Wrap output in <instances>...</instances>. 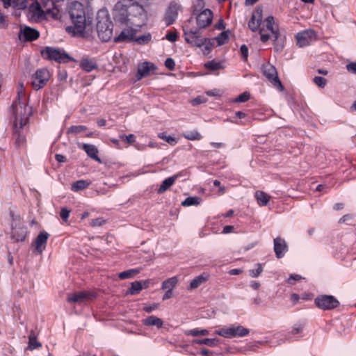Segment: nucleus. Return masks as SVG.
Wrapping results in <instances>:
<instances>
[{
  "mask_svg": "<svg viewBox=\"0 0 356 356\" xmlns=\"http://www.w3.org/2000/svg\"><path fill=\"white\" fill-rule=\"evenodd\" d=\"M115 21L125 26L115 42L131 40L136 33L146 24L147 13L144 7L134 0H120L113 8Z\"/></svg>",
  "mask_w": 356,
  "mask_h": 356,
  "instance_id": "1",
  "label": "nucleus"
},
{
  "mask_svg": "<svg viewBox=\"0 0 356 356\" xmlns=\"http://www.w3.org/2000/svg\"><path fill=\"white\" fill-rule=\"evenodd\" d=\"M3 6L17 9L29 8L28 17L32 22H39L47 17L63 19L67 9L65 0H1Z\"/></svg>",
  "mask_w": 356,
  "mask_h": 356,
  "instance_id": "2",
  "label": "nucleus"
},
{
  "mask_svg": "<svg viewBox=\"0 0 356 356\" xmlns=\"http://www.w3.org/2000/svg\"><path fill=\"white\" fill-rule=\"evenodd\" d=\"M273 21V17L269 16L262 22V9L257 8L248 22V26L252 31H259L262 42H266L270 39L275 40L278 38V33Z\"/></svg>",
  "mask_w": 356,
  "mask_h": 356,
  "instance_id": "3",
  "label": "nucleus"
},
{
  "mask_svg": "<svg viewBox=\"0 0 356 356\" xmlns=\"http://www.w3.org/2000/svg\"><path fill=\"white\" fill-rule=\"evenodd\" d=\"M190 21L186 23L184 27V35L187 43L197 47H202L204 54H209L213 47V41L211 39L204 38L197 29H191Z\"/></svg>",
  "mask_w": 356,
  "mask_h": 356,
  "instance_id": "4",
  "label": "nucleus"
},
{
  "mask_svg": "<svg viewBox=\"0 0 356 356\" xmlns=\"http://www.w3.org/2000/svg\"><path fill=\"white\" fill-rule=\"evenodd\" d=\"M68 14L73 26H67L66 30L68 32L73 33L74 35L82 34L86 24V14L83 5L76 1L72 3L69 7Z\"/></svg>",
  "mask_w": 356,
  "mask_h": 356,
  "instance_id": "5",
  "label": "nucleus"
},
{
  "mask_svg": "<svg viewBox=\"0 0 356 356\" xmlns=\"http://www.w3.org/2000/svg\"><path fill=\"white\" fill-rule=\"evenodd\" d=\"M97 31L99 38L104 42L108 41L113 36V24L108 13L100 10L97 16Z\"/></svg>",
  "mask_w": 356,
  "mask_h": 356,
  "instance_id": "6",
  "label": "nucleus"
},
{
  "mask_svg": "<svg viewBox=\"0 0 356 356\" xmlns=\"http://www.w3.org/2000/svg\"><path fill=\"white\" fill-rule=\"evenodd\" d=\"M250 333V330L240 325L233 324L224 327L214 332V334L225 338L243 337Z\"/></svg>",
  "mask_w": 356,
  "mask_h": 356,
  "instance_id": "7",
  "label": "nucleus"
},
{
  "mask_svg": "<svg viewBox=\"0 0 356 356\" xmlns=\"http://www.w3.org/2000/svg\"><path fill=\"white\" fill-rule=\"evenodd\" d=\"M41 54L44 58L54 60L58 63H66L70 59L64 51L51 47H47L41 51Z\"/></svg>",
  "mask_w": 356,
  "mask_h": 356,
  "instance_id": "8",
  "label": "nucleus"
},
{
  "mask_svg": "<svg viewBox=\"0 0 356 356\" xmlns=\"http://www.w3.org/2000/svg\"><path fill=\"white\" fill-rule=\"evenodd\" d=\"M263 74L272 83V85L280 91L284 90V87L278 77L275 67L270 64L266 63L262 66Z\"/></svg>",
  "mask_w": 356,
  "mask_h": 356,
  "instance_id": "9",
  "label": "nucleus"
},
{
  "mask_svg": "<svg viewBox=\"0 0 356 356\" xmlns=\"http://www.w3.org/2000/svg\"><path fill=\"white\" fill-rule=\"evenodd\" d=\"M316 305L323 310L333 309L338 307L339 302L333 296L330 295H320L315 298Z\"/></svg>",
  "mask_w": 356,
  "mask_h": 356,
  "instance_id": "10",
  "label": "nucleus"
},
{
  "mask_svg": "<svg viewBox=\"0 0 356 356\" xmlns=\"http://www.w3.org/2000/svg\"><path fill=\"white\" fill-rule=\"evenodd\" d=\"M50 78L49 71L44 68L38 70L32 76L31 84L35 90L43 88Z\"/></svg>",
  "mask_w": 356,
  "mask_h": 356,
  "instance_id": "11",
  "label": "nucleus"
},
{
  "mask_svg": "<svg viewBox=\"0 0 356 356\" xmlns=\"http://www.w3.org/2000/svg\"><path fill=\"white\" fill-rule=\"evenodd\" d=\"M297 45L300 47H305L309 45L312 41L316 40V32L312 29H307L297 33Z\"/></svg>",
  "mask_w": 356,
  "mask_h": 356,
  "instance_id": "12",
  "label": "nucleus"
},
{
  "mask_svg": "<svg viewBox=\"0 0 356 356\" xmlns=\"http://www.w3.org/2000/svg\"><path fill=\"white\" fill-rule=\"evenodd\" d=\"M213 13L209 9H204L202 12L197 14L196 17V22L197 29L200 32V29H205L212 22ZM193 29L192 27H191Z\"/></svg>",
  "mask_w": 356,
  "mask_h": 356,
  "instance_id": "13",
  "label": "nucleus"
},
{
  "mask_svg": "<svg viewBox=\"0 0 356 356\" xmlns=\"http://www.w3.org/2000/svg\"><path fill=\"white\" fill-rule=\"evenodd\" d=\"M181 10V6L177 3L172 2L170 4L165 15V21L167 25H170L175 22L177 18L179 12Z\"/></svg>",
  "mask_w": 356,
  "mask_h": 356,
  "instance_id": "14",
  "label": "nucleus"
},
{
  "mask_svg": "<svg viewBox=\"0 0 356 356\" xmlns=\"http://www.w3.org/2000/svg\"><path fill=\"white\" fill-rule=\"evenodd\" d=\"M156 66L149 62H144L138 67L136 79L140 80L143 77L148 76L153 74L156 70Z\"/></svg>",
  "mask_w": 356,
  "mask_h": 356,
  "instance_id": "15",
  "label": "nucleus"
},
{
  "mask_svg": "<svg viewBox=\"0 0 356 356\" xmlns=\"http://www.w3.org/2000/svg\"><path fill=\"white\" fill-rule=\"evenodd\" d=\"M49 234L46 232H41L38 235L34 243L35 250L38 254H42L45 250Z\"/></svg>",
  "mask_w": 356,
  "mask_h": 356,
  "instance_id": "16",
  "label": "nucleus"
},
{
  "mask_svg": "<svg viewBox=\"0 0 356 356\" xmlns=\"http://www.w3.org/2000/svg\"><path fill=\"white\" fill-rule=\"evenodd\" d=\"M91 294L84 291H79L70 293L68 296L67 301L70 303H83L91 298Z\"/></svg>",
  "mask_w": 356,
  "mask_h": 356,
  "instance_id": "17",
  "label": "nucleus"
},
{
  "mask_svg": "<svg viewBox=\"0 0 356 356\" xmlns=\"http://www.w3.org/2000/svg\"><path fill=\"white\" fill-rule=\"evenodd\" d=\"M39 37V32L34 29L25 27L20 30L19 38L21 40L32 41Z\"/></svg>",
  "mask_w": 356,
  "mask_h": 356,
  "instance_id": "18",
  "label": "nucleus"
},
{
  "mask_svg": "<svg viewBox=\"0 0 356 356\" xmlns=\"http://www.w3.org/2000/svg\"><path fill=\"white\" fill-rule=\"evenodd\" d=\"M305 323H298L293 325L291 329V341H299L305 334L304 332Z\"/></svg>",
  "mask_w": 356,
  "mask_h": 356,
  "instance_id": "19",
  "label": "nucleus"
},
{
  "mask_svg": "<svg viewBox=\"0 0 356 356\" xmlns=\"http://www.w3.org/2000/svg\"><path fill=\"white\" fill-rule=\"evenodd\" d=\"M274 250L277 258L282 257L287 250L285 241L280 238H275L274 240Z\"/></svg>",
  "mask_w": 356,
  "mask_h": 356,
  "instance_id": "20",
  "label": "nucleus"
},
{
  "mask_svg": "<svg viewBox=\"0 0 356 356\" xmlns=\"http://www.w3.org/2000/svg\"><path fill=\"white\" fill-rule=\"evenodd\" d=\"M209 279L207 273H202L191 280L190 285L187 287L188 290H193L205 283Z\"/></svg>",
  "mask_w": 356,
  "mask_h": 356,
  "instance_id": "21",
  "label": "nucleus"
},
{
  "mask_svg": "<svg viewBox=\"0 0 356 356\" xmlns=\"http://www.w3.org/2000/svg\"><path fill=\"white\" fill-rule=\"evenodd\" d=\"M149 286V280L135 281L131 283L129 293L131 295L138 293L143 289H146Z\"/></svg>",
  "mask_w": 356,
  "mask_h": 356,
  "instance_id": "22",
  "label": "nucleus"
},
{
  "mask_svg": "<svg viewBox=\"0 0 356 356\" xmlns=\"http://www.w3.org/2000/svg\"><path fill=\"white\" fill-rule=\"evenodd\" d=\"M80 65L84 71L88 72L92 71L97 67L96 62L93 59L88 57L81 59Z\"/></svg>",
  "mask_w": 356,
  "mask_h": 356,
  "instance_id": "23",
  "label": "nucleus"
},
{
  "mask_svg": "<svg viewBox=\"0 0 356 356\" xmlns=\"http://www.w3.org/2000/svg\"><path fill=\"white\" fill-rule=\"evenodd\" d=\"M83 149L86 152L88 156L92 159L101 163V159L98 157L97 148L93 145L83 144L82 147Z\"/></svg>",
  "mask_w": 356,
  "mask_h": 356,
  "instance_id": "24",
  "label": "nucleus"
},
{
  "mask_svg": "<svg viewBox=\"0 0 356 356\" xmlns=\"http://www.w3.org/2000/svg\"><path fill=\"white\" fill-rule=\"evenodd\" d=\"M178 175H175L163 180L159 188L158 189V193H163L166 191L171 186L173 185Z\"/></svg>",
  "mask_w": 356,
  "mask_h": 356,
  "instance_id": "25",
  "label": "nucleus"
},
{
  "mask_svg": "<svg viewBox=\"0 0 356 356\" xmlns=\"http://www.w3.org/2000/svg\"><path fill=\"white\" fill-rule=\"evenodd\" d=\"M143 323L147 326H156L160 328L163 325V321L155 316H150L143 320Z\"/></svg>",
  "mask_w": 356,
  "mask_h": 356,
  "instance_id": "26",
  "label": "nucleus"
},
{
  "mask_svg": "<svg viewBox=\"0 0 356 356\" xmlns=\"http://www.w3.org/2000/svg\"><path fill=\"white\" fill-rule=\"evenodd\" d=\"M219 341H220V340L216 338H213V339L207 338V339H194L193 341V343L199 344V345H207V346H209L211 347H215L218 344Z\"/></svg>",
  "mask_w": 356,
  "mask_h": 356,
  "instance_id": "27",
  "label": "nucleus"
},
{
  "mask_svg": "<svg viewBox=\"0 0 356 356\" xmlns=\"http://www.w3.org/2000/svg\"><path fill=\"white\" fill-rule=\"evenodd\" d=\"M178 282L177 277H172L162 283L161 289L163 290L172 291Z\"/></svg>",
  "mask_w": 356,
  "mask_h": 356,
  "instance_id": "28",
  "label": "nucleus"
},
{
  "mask_svg": "<svg viewBox=\"0 0 356 356\" xmlns=\"http://www.w3.org/2000/svg\"><path fill=\"white\" fill-rule=\"evenodd\" d=\"M255 197L258 204L261 207L266 206L270 200V196L263 191H257Z\"/></svg>",
  "mask_w": 356,
  "mask_h": 356,
  "instance_id": "29",
  "label": "nucleus"
},
{
  "mask_svg": "<svg viewBox=\"0 0 356 356\" xmlns=\"http://www.w3.org/2000/svg\"><path fill=\"white\" fill-rule=\"evenodd\" d=\"M90 184V181L81 179L74 182L72 185L71 188L73 191L77 192L88 188Z\"/></svg>",
  "mask_w": 356,
  "mask_h": 356,
  "instance_id": "30",
  "label": "nucleus"
},
{
  "mask_svg": "<svg viewBox=\"0 0 356 356\" xmlns=\"http://www.w3.org/2000/svg\"><path fill=\"white\" fill-rule=\"evenodd\" d=\"M184 334L188 336H207L209 334V331L206 329L195 328L188 330L184 332Z\"/></svg>",
  "mask_w": 356,
  "mask_h": 356,
  "instance_id": "31",
  "label": "nucleus"
},
{
  "mask_svg": "<svg viewBox=\"0 0 356 356\" xmlns=\"http://www.w3.org/2000/svg\"><path fill=\"white\" fill-rule=\"evenodd\" d=\"M26 231L22 229H13L12 237L15 241H23L25 239Z\"/></svg>",
  "mask_w": 356,
  "mask_h": 356,
  "instance_id": "32",
  "label": "nucleus"
},
{
  "mask_svg": "<svg viewBox=\"0 0 356 356\" xmlns=\"http://www.w3.org/2000/svg\"><path fill=\"white\" fill-rule=\"evenodd\" d=\"M40 346L41 343L37 340L35 333L32 331L29 337V348L33 350Z\"/></svg>",
  "mask_w": 356,
  "mask_h": 356,
  "instance_id": "33",
  "label": "nucleus"
},
{
  "mask_svg": "<svg viewBox=\"0 0 356 356\" xmlns=\"http://www.w3.org/2000/svg\"><path fill=\"white\" fill-rule=\"evenodd\" d=\"M201 201L202 199L199 197H188L184 201L182 202L181 204L184 207L198 205L200 204Z\"/></svg>",
  "mask_w": 356,
  "mask_h": 356,
  "instance_id": "34",
  "label": "nucleus"
},
{
  "mask_svg": "<svg viewBox=\"0 0 356 356\" xmlns=\"http://www.w3.org/2000/svg\"><path fill=\"white\" fill-rule=\"evenodd\" d=\"M139 272H140V270L138 269H129L128 270H125V271L121 272L119 274V277L121 280H125V279L131 278V277H134Z\"/></svg>",
  "mask_w": 356,
  "mask_h": 356,
  "instance_id": "35",
  "label": "nucleus"
},
{
  "mask_svg": "<svg viewBox=\"0 0 356 356\" xmlns=\"http://www.w3.org/2000/svg\"><path fill=\"white\" fill-rule=\"evenodd\" d=\"M28 117H16L14 122L15 129L17 131V129H22L24 126L27 123Z\"/></svg>",
  "mask_w": 356,
  "mask_h": 356,
  "instance_id": "36",
  "label": "nucleus"
},
{
  "mask_svg": "<svg viewBox=\"0 0 356 356\" xmlns=\"http://www.w3.org/2000/svg\"><path fill=\"white\" fill-rule=\"evenodd\" d=\"M184 136L190 140H200L202 138L201 134L196 130L188 131L184 134Z\"/></svg>",
  "mask_w": 356,
  "mask_h": 356,
  "instance_id": "37",
  "label": "nucleus"
},
{
  "mask_svg": "<svg viewBox=\"0 0 356 356\" xmlns=\"http://www.w3.org/2000/svg\"><path fill=\"white\" fill-rule=\"evenodd\" d=\"M87 129L86 127L83 125H76L70 127L68 130V134H76L83 131H85Z\"/></svg>",
  "mask_w": 356,
  "mask_h": 356,
  "instance_id": "38",
  "label": "nucleus"
},
{
  "mask_svg": "<svg viewBox=\"0 0 356 356\" xmlns=\"http://www.w3.org/2000/svg\"><path fill=\"white\" fill-rule=\"evenodd\" d=\"M228 39H229V35H228V33L226 31L221 33L216 38L218 45H220V46L225 44L228 41Z\"/></svg>",
  "mask_w": 356,
  "mask_h": 356,
  "instance_id": "39",
  "label": "nucleus"
},
{
  "mask_svg": "<svg viewBox=\"0 0 356 356\" xmlns=\"http://www.w3.org/2000/svg\"><path fill=\"white\" fill-rule=\"evenodd\" d=\"M159 137L164 140H165L168 143L171 145H175L177 143L176 138L167 136L165 133H161L159 134Z\"/></svg>",
  "mask_w": 356,
  "mask_h": 356,
  "instance_id": "40",
  "label": "nucleus"
},
{
  "mask_svg": "<svg viewBox=\"0 0 356 356\" xmlns=\"http://www.w3.org/2000/svg\"><path fill=\"white\" fill-rule=\"evenodd\" d=\"M152 39L150 33H145L136 38V41L140 44H145L148 43Z\"/></svg>",
  "mask_w": 356,
  "mask_h": 356,
  "instance_id": "41",
  "label": "nucleus"
},
{
  "mask_svg": "<svg viewBox=\"0 0 356 356\" xmlns=\"http://www.w3.org/2000/svg\"><path fill=\"white\" fill-rule=\"evenodd\" d=\"M312 80L313 82L321 88H323L327 84V80L321 76H314Z\"/></svg>",
  "mask_w": 356,
  "mask_h": 356,
  "instance_id": "42",
  "label": "nucleus"
},
{
  "mask_svg": "<svg viewBox=\"0 0 356 356\" xmlns=\"http://www.w3.org/2000/svg\"><path fill=\"white\" fill-rule=\"evenodd\" d=\"M255 266L257 267L255 269L249 271L250 275L252 277H257L263 271V267L261 264H257Z\"/></svg>",
  "mask_w": 356,
  "mask_h": 356,
  "instance_id": "43",
  "label": "nucleus"
},
{
  "mask_svg": "<svg viewBox=\"0 0 356 356\" xmlns=\"http://www.w3.org/2000/svg\"><path fill=\"white\" fill-rule=\"evenodd\" d=\"M205 67L211 70H216L222 68V65L219 62L211 60L205 63Z\"/></svg>",
  "mask_w": 356,
  "mask_h": 356,
  "instance_id": "44",
  "label": "nucleus"
},
{
  "mask_svg": "<svg viewBox=\"0 0 356 356\" xmlns=\"http://www.w3.org/2000/svg\"><path fill=\"white\" fill-rule=\"evenodd\" d=\"M250 97V95L248 92H244L240 95L238 96V97L236 98L235 102H247Z\"/></svg>",
  "mask_w": 356,
  "mask_h": 356,
  "instance_id": "45",
  "label": "nucleus"
},
{
  "mask_svg": "<svg viewBox=\"0 0 356 356\" xmlns=\"http://www.w3.org/2000/svg\"><path fill=\"white\" fill-rule=\"evenodd\" d=\"M120 138L122 139V140H126L129 144H132L135 142L136 140V137L134 134H129L128 136H126V135H122L120 136Z\"/></svg>",
  "mask_w": 356,
  "mask_h": 356,
  "instance_id": "46",
  "label": "nucleus"
},
{
  "mask_svg": "<svg viewBox=\"0 0 356 356\" xmlns=\"http://www.w3.org/2000/svg\"><path fill=\"white\" fill-rule=\"evenodd\" d=\"M305 281V278L298 274H291V285L293 284L295 282Z\"/></svg>",
  "mask_w": 356,
  "mask_h": 356,
  "instance_id": "47",
  "label": "nucleus"
},
{
  "mask_svg": "<svg viewBox=\"0 0 356 356\" xmlns=\"http://www.w3.org/2000/svg\"><path fill=\"white\" fill-rule=\"evenodd\" d=\"M104 222H105V220L103 218H99L92 220L90 222V225L92 227H100V226L103 225L104 224Z\"/></svg>",
  "mask_w": 356,
  "mask_h": 356,
  "instance_id": "48",
  "label": "nucleus"
},
{
  "mask_svg": "<svg viewBox=\"0 0 356 356\" xmlns=\"http://www.w3.org/2000/svg\"><path fill=\"white\" fill-rule=\"evenodd\" d=\"M207 102V99L204 98V97H197L196 98L193 99L192 101H191V104L193 106H197L200 104H202V103H204Z\"/></svg>",
  "mask_w": 356,
  "mask_h": 356,
  "instance_id": "49",
  "label": "nucleus"
},
{
  "mask_svg": "<svg viewBox=\"0 0 356 356\" xmlns=\"http://www.w3.org/2000/svg\"><path fill=\"white\" fill-rule=\"evenodd\" d=\"M165 66L169 70H173L175 67V60L171 58H167L165 61Z\"/></svg>",
  "mask_w": 356,
  "mask_h": 356,
  "instance_id": "50",
  "label": "nucleus"
},
{
  "mask_svg": "<svg viewBox=\"0 0 356 356\" xmlns=\"http://www.w3.org/2000/svg\"><path fill=\"white\" fill-rule=\"evenodd\" d=\"M240 51L242 55V58L246 60L248 56V49L246 45L243 44L240 48Z\"/></svg>",
  "mask_w": 356,
  "mask_h": 356,
  "instance_id": "51",
  "label": "nucleus"
},
{
  "mask_svg": "<svg viewBox=\"0 0 356 356\" xmlns=\"http://www.w3.org/2000/svg\"><path fill=\"white\" fill-rule=\"evenodd\" d=\"M346 69L349 72L356 74V62H352L346 65Z\"/></svg>",
  "mask_w": 356,
  "mask_h": 356,
  "instance_id": "52",
  "label": "nucleus"
},
{
  "mask_svg": "<svg viewBox=\"0 0 356 356\" xmlns=\"http://www.w3.org/2000/svg\"><path fill=\"white\" fill-rule=\"evenodd\" d=\"M165 38L168 40L170 41V42H175L176 41L177 38V35L176 33L175 32H169L168 33H167V35H165Z\"/></svg>",
  "mask_w": 356,
  "mask_h": 356,
  "instance_id": "53",
  "label": "nucleus"
},
{
  "mask_svg": "<svg viewBox=\"0 0 356 356\" xmlns=\"http://www.w3.org/2000/svg\"><path fill=\"white\" fill-rule=\"evenodd\" d=\"M70 215V211L65 208L61 209L60 217L63 220H67Z\"/></svg>",
  "mask_w": 356,
  "mask_h": 356,
  "instance_id": "54",
  "label": "nucleus"
},
{
  "mask_svg": "<svg viewBox=\"0 0 356 356\" xmlns=\"http://www.w3.org/2000/svg\"><path fill=\"white\" fill-rule=\"evenodd\" d=\"M158 307V304H153L150 306H146L144 307V311H145L147 313H150L152 311L155 310Z\"/></svg>",
  "mask_w": 356,
  "mask_h": 356,
  "instance_id": "55",
  "label": "nucleus"
},
{
  "mask_svg": "<svg viewBox=\"0 0 356 356\" xmlns=\"http://www.w3.org/2000/svg\"><path fill=\"white\" fill-rule=\"evenodd\" d=\"M352 219V216L351 215H344L343 217H341L339 220V222L340 223H343V222H347L348 221H349L350 220Z\"/></svg>",
  "mask_w": 356,
  "mask_h": 356,
  "instance_id": "56",
  "label": "nucleus"
},
{
  "mask_svg": "<svg viewBox=\"0 0 356 356\" xmlns=\"http://www.w3.org/2000/svg\"><path fill=\"white\" fill-rule=\"evenodd\" d=\"M234 229V227L232 225H226L223 227L222 233L223 234H229L232 232Z\"/></svg>",
  "mask_w": 356,
  "mask_h": 356,
  "instance_id": "57",
  "label": "nucleus"
},
{
  "mask_svg": "<svg viewBox=\"0 0 356 356\" xmlns=\"http://www.w3.org/2000/svg\"><path fill=\"white\" fill-rule=\"evenodd\" d=\"M207 95L211 97H216L219 95V91L218 90H212L207 91Z\"/></svg>",
  "mask_w": 356,
  "mask_h": 356,
  "instance_id": "58",
  "label": "nucleus"
},
{
  "mask_svg": "<svg viewBox=\"0 0 356 356\" xmlns=\"http://www.w3.org/2000/svg\"><path fill=\"white\" fill-rule=\"evenodd\" d=\"M24 92V83H19V89H18V91H17L19 97H20V96L23 95Z\"/></svg>",
  "mask_w": 356,
  "mask_h": 356,
  "instance_id": "59",
  "label": "nucleus"
},
{
  "mask_svg": "<svg viewBox=\"0 0 356 356\" xmlns=\"http://www.w3.org/2000/svg\"><path fill=\"white\" fill-rule=\"evenodd\" d=\"M300 297L296 293L291 294V302H293L294 304L298 302Z\"/></svg>",
  "mask_w": 356,
  "mask_h": 356,
  "instance_id": "60",
  "label": "nucleus"
},
{
  "mask_svg": "<svg viewBox=\"0 0 356 356\" xmlns=\"http://www.w3.org/2000/svg\"><path fill=\"white\" fill-rule=\"evenodd\" d=\"M250 286L254 290H257L260 287V283L256 281H251Z\"/></svg>",
  "mask_w": 356,
  "mask_h": 356,
  "instance_id": "61",
  "label": "nucleus"
},
{
  "mask_svg": "<svg viewBox=\"0 0 356 356\" xmlns=\"http://www.w3.org/2000/svg\"><path fill=\"white\" fill-rule=\"evenodd\" d=\"M56 159L59 163H63L66 161V157L62 154H56Z\"/></svg>",
  "mask_w": 356,
  "mask_h": 356,
  "instance_id": "62",
  "label": "nucleus"
},
{
  "mask_svg": "<svg viewBox=\"0 0 356 356\" xmlns=\"http://www.w3.org/2000/svg\"><path fill=\"white\" fill-rule=\"evenodd\" d=\"M172 296V291L166 290L165 294L163 296V300H165L170 298Z\"/></svg>",
  "mask_w": 356,
  "mask_h": 356,
  "instance_id": "63",
  "label": "nucleus"
},
{
  "mask_svg": "<svg viewBox=\"0 0 356 356\" xmlns=\"http://www.w3.org/2000/svg\"><path fill=\"white\" fill-rule=\"evenodd\" d=\"M215 27L218 30H222L225 29V25L223 24L222 19H220L219 22L216 24Z\"/></svg>",
  "mask_w": 356,
  "mask_h": 356,
  "instance_id": "64",
  "label": "nucleus"
}]
</instances>
